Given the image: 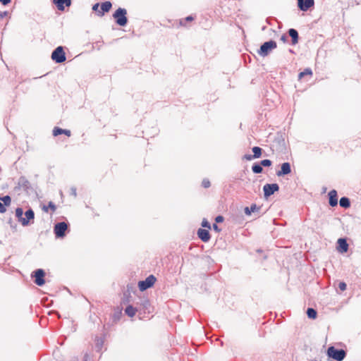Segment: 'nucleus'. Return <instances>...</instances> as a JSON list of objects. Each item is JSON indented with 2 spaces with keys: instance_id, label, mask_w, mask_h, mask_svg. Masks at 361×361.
I'll use <instances>...</instances> for the list:
<instances>
[{
  "instance_id": "obj_23",
  "label": "nucleus",
  "mask_w": 361,
  "mask_h": 361,
  "mask_svg": "<svg viewBox=\"0 0 361 361\" xmlns=\"http://www.w3.org/2000/svg\"><path fill=\"white\" fill-rule=\"evenodd\" d=\"M252 170L255 173H260L262 172L263 169L260 164L255 163L252 165Z\"/></svg>"
},
{
  "instance_id": "obj_40",
  "label": "nucleus",
  "mask_w": 361,
  "mask_h": 361,
  "mask_svg": "<svg viewBox=\"0 0 361 361\" xmlns=\"http://www.w3.org/2000/svg\"><path fill=\"white\" fill-rule=\"evenodd\" d=\"M99 6V4L98 3L94 4L93 6H92V10L94 11H97Z\"/></svg>"
},
{
  "instance_id": "obj_43",
  "label": "nucleus",
  "mask_w": 361,
  "mask_h": 361,
  "mask_svg": "<svg viewBox=\"0 0 361 361\" xmlns=\"http://www.w3.org/2000/svg\"><path fill=\"white\" fill-rule=\"evenodd\" d=\"M5 14H6V12H4V13H3V15H1V17H3L4 16H5Z\"/></svg>"
},
{
  "instance_id": "obj_28",
  "label": "nucleus",
  "mask_w": 361,
  "mask_h": 361,
  "mask_svg": "<svg viewBox=\"0 0 361 361\" xmlns=\"http://www.w3.org/2000/svg\"><path fill=\"white\" fill-rule=\"evenodd\" d=\"M1 200L3 201L5 206H9L11 203V198L9 195H6L3 197H1Z\"/></svg>"
},
{
  "instance_id": "obj_35",
  "label": "nucleus",
  "mask_w": 361,
  "mask_h": 361,
  "mask_svg": "<svg viewBox=\"0 0 361 361\" xmlns=\"http://www.w3.org/2000/svg\"><path fill=\"white\" fill-rule=\"evenodd\" d=\"M250 209L251 212H255L259 211L260 209V208L257 207L255 204H252L250 206Z\"/></svg>"
},
{
  "instance_id": "obj_2",
  "label": "nucleus",
  "mask_w": 361,
  "mask_h": 361,
  "mask_svg": "<svg viewBox=\"0 0 361 361\" xmlns=\"http://www.w3.org/2000/svg\"><path fill=\"white\" fill-rule=\"evenodd\" d=\"M327 355L329 357L336 361H342L346 355V353L343 349H337L334 346H331L327 350Z\"/></svg>"
},
{
  "instance_id": "obj_32",
  "label": "nucleus",
  "mask_w": 361,
  "mask_h": 361,
  "mask_svg": "<svg viewBox=\"0 0 361 361\" xmlns=\"http://www.w3.org/2000/svg\"><path fill=\"white\" fill-rule=\"evenodd\" d=\"M202 226L204 227V228H207L209 229L211 228V225H210L209 222L206 219H204L202 220Z\"/></svg>"
},
{
  "instance_id": "obj_29",
  "label": "nucleus",
  "mask_w": 361,
  "mask_h": 361,
  "mask_svg": "<svg viewBox=\"0 0 361 361\" xmlns=\"http://www.w3.org/2000/svg\"><path fill=\"white\" fill-rule=\"evenodd\" d=\"M103 345V339L101 338H98L96 340V348L97 351H100L102 350Z\"/></svg>"
},
{
  "instance_id": "obj_14",
  "label": "nucleus",
  "mask_w": 361,
  "mask_h": 361,
  "mask_svg": "<svg viewBox=\"0 0 361 361\" xmlns=\"http://www.w3.org/2000/svg\"><path fill=\"white\" fill-rule=\"evenodd\" d=\"M329 203L331 207H335L338 204V196L336 190H331L329 192Z\"/></svg>"
},
{
  "instance_id": "obj_22",
  "label": "nucleus",
  "mask_w": 361,
  "mask_h": 361,
  "mask_svg": "<svg viewBox=\"0 0 361 361\" xmlns=\"http://www.w3.org/2000/svg\"><path fill=\"white\" fill-rule=\"evenodd\" d=\"M339 204L341 207H343L345 209H347L350 206V200L346 197H341L340 199Z\"/></svg>"
},
{
  "instance_id": "obj_8",
  "label": "nucleus",
  "mask_w": 361,
  "mask_h": 361,
  "mask_svg": "<svg viewBox=\"0 0 361 361\" xmlns=\"http://www.w3.org/2000/svg\"><path fill=\"white\" fill-rule=\"evenodd\" d=\"M279 190V186L277 183L266 184L263 187L264 197H267L273 195L275 192Z\"/></svg>"
},
{
  "instance_id": "obj_24",
  "label": "nucleus",
  "mask_w": 361,
  "mask_h": 361,
  "mask_svg": "<svg viewBox=\"0 0 361 361\" xmlns=\"http://www.w3.org/2000/svg\"><path fill=\"white\" fill-rule=\"evenodd\" d=\"M307 317L310 319H315L317 317V311L313 308H308L307 310Z\"/></svg>"
},
{
  "instance_id": "obj_31",
  "label": "nucleus",
  "mask_w": 361,
  "mask_h": 361,
  "mask_svg": "<svg viewBox=\"0 0 361 361\" xmlns=\"http://www.w3.org/2000/svg\"><path fill=\"white\" fill-rule=\"evenodd\" d=\"M260 164L262 166L267 167L271 165V161L269 159H264L261 161Z\"/></svg>"
},
{
  "instance_id": "obj_7",
  "label": "nucleus",
  "mask_w": 361,
  "mask_h": 361,
  "mask_svg": "<svg viewBox=\"0 0 361 361\" xmlns=\"http://www.w3.org/2000/svg\"><path fill=\"white\" fill-rule=\"evenodd\" d=\"M35 219V213L32 209H29L25 213V217L20 219V224L23 226H28L31 223H33Z\"/></svg>"
},
{
  "instance_id": "obj_11",
  "label": "nucleus",
  "mask_w": 361,
  "mask_h": 361,
  "mask_svg": "<svg viewBox=\"0 0 361 361\" xmlns=\"http://www.w3.org/2000/svg\"><path fill=\"white\" fill-rule=\"evenodd\" d=\"M253 154H245L244 159L250 161L254 159L259 158L262 155V149L259 147H254L252 148Z\"/></svg>"
},
{
  "instance_id": "obj_37",
  "label": "nucleus",
  "mask_w": 361,
  "mask_h": 361,
  "mask_svg": "<svg viewBox=\"0 0 361 361\" xmlns=\"http://www.w3.org/2000/svg\"><path fill=\"white\" fill-rule=\"evenodd\" d=\"M215 221L217 223H221L224 221V217L222 216H217L215 219Z\"/></svg>"
},
{
  "instance_id": "obj_25",
  "label": "nucleus",
  "mask_w": 361,
  "mask_h": 361,
  "mask_svg": "<svg viewBox=\"0 0 361 361\" xmlns=\"http://www.w3.org/2000/svg\"><path fill=\"white\" fill-rule=\"evenodd\" d=\"M194 20V18L192 16H189L185 18H182L180 20V25L185 26L187 22H190Z\"/></svg>"
},
{
  "instance_id": "obj_36",
  "label": "nucleus",
  "mask_w": 361,
  "mask_h": 361,
  "mask_svg": "<svg viewBox=\"0 0 361 361\" xmlns=\"http://www.w3.org/2000/svg\"><path fill=\"white\" fill-rule=\"evenodd\" d=\"M70 194L75 197L77 196L76 188L75 187H72L70 189Z\"/></svg>"
},
{
  "instance_id": "obj_3",
  "label": "nucleus",
  "mask_w": 361,
  "mask_h": 361,
  "mask_svg": "<svg viewBox=\"0 0 361 361\" xmlns=\"http://www.w3.org/2000/svg\"><path fill=\"white\" fill-rule=\"evenodd\" d=\"M276 47H277V44L275 41L270 40V41L266 42L261 45L260 49L258 51V54H259V55H260L262 56H267L270 53V51L272 49H274L275 48H276Z\"/></svg>"
},
{
  "instance_id": "obj_16",
  "label": "nucleus",
  "mask_w": 361,
  "mask_h": 361,
  "mask_svg": "<svg viewBox=\"0 0 361 361\" xmlns=\"http://www.w3.org/2000/svg\"><path fill=\"white\" fill-rule=\"evenodd\" d=\"M54 3L56 5L59 11L64 10V6H70L71 0H54Z\"/></svg>"
},
{
  "instance_id": "obj_44",
  "label": "nucleus",
  "mask_w": 361,
  "mask_h": 361,
  "mask_svg": "<svg viewBox=\"0 0 361 361\" xmlns=\"http://www.w3.org/2000/svg\"><path fill=\"white\" fill-rule=\"evenodd\" d=\"M5 14H6V12H4V13H3V15H1V17H3L4 16H5Z\"/></svg>"
},
{
  "instance_id": "obj_45",
  "label": "nucleus",
  "mask_w": 361,
  "mask_h": 361,
  "mask_svg": "<svg viewBox=\"0 0 361 361\" xmlns=\"http://www.w3.org/2000/svg\"><path fill=\"white\" fill-rule=\"evenodd\" d=\"M5 14H6V12H4V13H3V15H1V17H3L4 16H5Z\"/></svg>"
},
{
  "instance_id": "obj_18",
  "label": "nucleus",
  "mask_w": 361,
  "mask_h": 361,
  "mask_svg": "<svg viewBox=\"0 0 361 361\" xmlns=\"http://www.w3.org/2000/svg\"><path fill=\"white\" fill-rule=\"evenodd\" d=\"M61 134H65L68 137H70L71 135V130H69L62 129L59 127H55L53 129V135L54 136H57Z\"/></svg>"
},
{
  "instance_id": "obj_9",
  "label": "nucleus",
  "mask_w": 361,
  "mask_h": 361,
  "mask_svg": "<svg viewBox=\"0 0 361 361\" xmlns=\"http://www.w3.org/2000/svg\"><path fill=\"white\" fill-rule=\"evenodd\" d=\"M34 277H35V283L39 286H42V285L44 284V276H45V272L43 269H37L35 272H34V274L32 275Z\"/></svg>"
},
{
  "instance_id": "obj_30",
  "label": "nucleus",
  "mask_w": 361,
  "mask_h": 361,
  "mask_svg": "<svg viewBox=\"0 0 361 361\" xmlns=\"http://www.w3.org/2000/svg\"><path fill=\"white\" fill-rule=\"evenodd\" d=\"M48 208H50L52 212H54L56 209V205L52 202H49V204H48V207L44 206L43 209L45 212H48Z\"/></svg>"
},
{
  "instance_id": "obj_33",
  "label": "nucleus",
  "mask_w": 361,
  "mask_h": 361,
  "mask_svg": "<svg viewBox=\"0 0 361 361\" xmlns=\"http://www.w3.org/2000/svg\"><path fill=\"white\" fill-rule=\"evenodd\" d=\"M202 185L204 188H207L210 187V181L208 179H204L202 182Z\"/></svg>"
},
{
  "instance_id": "obj_12",
  "label": "nucleus",
  "mask_w": 361,
  "mask_h": 361,
  "mask_svg": "<svg viewBox=\"0 0 361 361\" xmlns=\"http://www.w3.org/2000/svg\"><path fill=\"white\" fill-rule=\"evenodd\" d=\"M197 235L199 238L204 243H207L211 238L209 231L203 228L198 229Z\"/></svg>"
},
{
  "instance_id": "obj_42",
  "label": "nucleus",
  "mask_w": 361,
  "mask_h": 361,
  "mask_svg": "<svg viewBox=\"0 0 361 361\" xmlns=\"http://www.w3.org/2000/svg\"><path fill=\"white\" fill-rule=\"evenodd\" d=\"M280 39H281L282 42H286V40H287V37H286L285 35H283L281 37Z\"/></svg>"
},
{
  "instance_id": "obj_39",
  "label": "nucleus",
  "mask_w": 361,
  "mask_h": 361,
  "mask_svg": "<svg viewBox=\"0 0 361 361\" xmlns=\"http://www.w3.org/2000/svg\"><path fill=\"white\" fill-rule=\"evenodd\" d=\"M245 214H247V215H250V214H251V213H252V212H251V211H250V207H245Z\"/></svg>"
},
{
  "instance_id": "obj_4",
  "label": "nucleus",
  "mask_w": 361,
  "mask_h": 361,
  "mask_svg": "<svg viewBox=\"0 0 361 361\" xmlns=\"http://www.w3.org/2000/svg\"><path fill=\"white\" fill-rule=\"evenodd\" d=\"M51 59L58 63L64 62L66 58L63 48L61 46L56 48L51 54Z\"/></svg>"
},
{
  "instance_id": "obj_6",
  "label": "nucleus",
  "mask_w": 361,
  "mask_h": 361,
  "mask_svg": "<svg viewBox=\"0 0 361 361\" xmlns=\"http://www.w3.org/2000/svg\"><path fill=\"white\" fill-rule=\"evenodd\" d=\"M68 229V224L66 222H59L54 226V231L57 238L65 236L66 231Z\"/></svg>"
},
{
  "instance_id": "obj_10",
  "label": "nucleus",
  "mask_w": 361,
  "mask_h": 361,
  "mask_svg": "<svg viewBox=\"0 0 361 361\" xmlns=\"http://www.w3.org/2000/svg\"><path fill=\"white\" fill-rule=\"evenodd\" d=\"M314 5V0H298V8L302 11H307Z\"/></svg>"
},
{
  "instance_id": "obj_21",
  "label": "nucleus",
  "mask_w": 361,
  "mask_h": 361,
  "mask_svg": "<svg viewBox=\"0 0 361 361\" xmlns=\"http://www.w3.org/2000/svg\"><path fill=\"white\" fill-rule=\"evenodd\" d=\"M136 312H137V309L133 307L132 305H128L126 307V308L125 309V312L126 314L130 317H133V316L135 315L136 314Z\"/></svg>"
},
{
  "instance_id": "obj_17",
  "label": "nucleus",
  "mask_w": 361,
  "mask_h": 361,
  "mask_svg": "<svg viewBox=\"0 0 361 361\" xmlns=\"http://www.w3.org/2000/svg\"><path fill=\"white\" fill-rule=\"evenodd\" d=\"M111 6L112 5L110 1H105L102 3L101 5L102 11H98V15L100 16H103L105 12H108L111 9Z\"/></svg>"
},
{
  "instance_id": "obj_13",
  "label": "nucleus",
  "mask_w": 361,
  "mask_h": 361,
  "mask_svg": "<svg viewBox=\"0 0 361 361\" xmlns=\"http://www.w3.org/2000/svg\"><path fill=\"white\" fill-rule=\"evenodd\" d=\"M291 172L290 164L285 162L281 164V170L276 172L278 176H283Z\"/></svg>"
},
{
  "instance_id": "obj_15",
  "label": "nucleus",
  "mask_w": 361,
  "mask_h": 361,
  "mask_svg": "<svg viewBox=\"0 0 361 361\" xmlns=\"http://www.w3.org/2000/svg\"><path fill=\"white\" fill-rule=\"evenodd\" d=\"M18 184L20 188H23L25 190H27L31 188L30 181L25 176L19 178Z\"/></svg>"
},
{
  "instance_id": "obj_38",
  "label": "nucleus",
  "mask_w": 361,
  "mask_h": 361,
  "mask_svg": "<svg viewBox=\"0 0 361 361\" xmlns=\"http://www.w3.org/2000/svg\"><path fill=\"white\" fill-rule=\"evenodd\" d=\"M11 1V0H0V2L4 6L8 5Z\"/></svg>"
},
{
  "instance_id": "obj_20",
  "label": "nucleus",
  "mask_w": 361,
  "mask_h": 361,
  "mask_svg": "<svg viewBox=\"0 0 361 361\" xmlns=\"http://www.w3.org/2000/svg\"><path fill=\"white\" fill-rule=\"evenodd\" d=\"M338 248L341 252H345L348 249L347 241L344 238H339L338 240Z\"/></svg>"
},
{
  "instance_id": "obj_5",
  "label": "nucleus",
  "mask_w": 361,
  "mask_h": 361,
  "mask_svg": "<svg viewBox=\"0 0 361 361\" xmlns=\"http://www.w3.org/2000/svg\"><path fill=\"white\" fill-rule=\"evenodd\" d=\"M157 279L154 275H149L145 280L138 282V288L141 291H144L151 288L156 282Z\"/></svg>"
},
{
  "instance_id": "obj_41",
  "label": "nucleus",
  "mask_w": 361,
  "mask_h": 361,
  "mask_svg": "<svg viewBox=\"0 0 361 361\" xmlns=\"http://www.w3.org/2000/svg\"><path fill=\"white\" fill-rule=\"evenodd\" d=\"M213 228H214V231H217V232L220 231V228H219V226H218L216 224H213Z\"/></svg>"
},
{
  "instance_id": "obj_27",
  "label": "nucleus",
  "mask_w": 361,
  "mask_h": 361,
  "mask_svg": "<svg viewBox=\"0 0 361 361\" xmlns=\"http://www.w3.org/2000/svg\"><path fill=\"white\" fill-rule=\"evenodd\" d=\"M312 70L310 68H306L305 69L304 71L302 72H300L298 75V78L299 79H301L305 75H312Z\"/></svg>"
},
{
  "instance_id": "obj_26",
  "label": "nucleus",
  "mask_w": 361,
  "mask_h": 361,
  "mask_svg": "<svg viewBox=\"0 0 361 361\" xmlns=\"http://www.w3.org/2000/svg\"><path fill=\"white\" fill-rule=\"evenodd\" d=\"M23 209L20 207H18L16 209V216L18 219V221L20 223V219H23Z\"/></svg>"
},
{
  "instance_id": "obj_19",
  "label": "nucleus",
  "mask_w": 361,
  "mask_h": 361,
  "mask_svg": "<svg viewBox=\"0 0 361 361\" xmlns=\"http://www.w3.org/2000/svg\"><path fill=\"white\" fill-rule=\"evenodd\" d=\"M288 35L292 39V44L295 45L298 42V32L295 29L288 30Z\"/></svg>"
},
{
  "instance_id": "obj_1",
  "label": "nucleus",
  "mask_w": 361,
  "mask_h": 361,
  "mask_svg": "<svg viewBox=\"0 0 361 361\" xmlns=\"http://www.w3.org/2000/svg\"><path fill=\"white\" fill-rule=\"evenodd\" d=\"M127 11L123 8H118L113 14L116 23L120 26H125L128 23L126 17Z\"/></svg>"
},
{
  "instance_id": "obj_34",
  "label": "nucleus",
  "mask_w": 361,
  "mask_h": 361,
  "mask_svg": "<svg viewBox=\"0 0 361 361\" xmlns=\"http://www.w3.org/2000/svg\"><path fill=\"white\" fill-rule=\"evenodd\" d=\"M346 283L345 282H340L338 284V288L341 291H344L346 290Z\"/></svg>"
}]
</instances>
